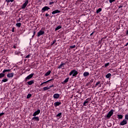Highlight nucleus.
<instances>
[{"label":"nucleus","instance_id":"nucleus-9","mask_svg":"<svg viewBox=\"0 0 128 128\" xmlns=\"http://www.w3.org/2000/svg\"><path fill=\"white\" fill-rule=\"evenodd\" d=\"M44 34V32L42 30H40V32H38V36H42V34Z\"/></svg>","mask_w":128,"mask_h":128},{"label":"nucleus","instance_id":"nucleus-23","mask_svg":"<svg viewBox=\"0 0 128 128\" xmlns=\"http://www.w3.org/2000/svg\"><path fill=\"white\" fill-rule=\"evenodd\" d=\"M62 28V26L59 25L56 28H55V30H60V28Z\"/></svg>","mask_w":128,"mask_h":128},{"label":"nucleus","instance_id":"nucleus-44","mask_svg":"<svg viewBox=\"0 0 128 128\" xmlns=\"http://www.w3.org/2000/svg\"><path fill=\"white\" fill-rule=\"evenodd\" d=\"M54 4V2H50L49 4Z\"/></svg>","mask_w":128,"mask_h":128},{"label":"nucleus","instance_id":"nucleus-33","mask_svg":"<svg viewBox=\"0 0 128 128\" xmlns=\"http://www.w3.org/2000/svg\"><path fill=\"white\" fill-rule=\"evenodd\" d=\"M100 84V82L98 81V82L95 85V88H96V86H98V84Z\"/></svg>","mask_w":128,"mask_h":128},{"label":"nucleus","instance_id":"nucleus-11","mask_svg":"<svg viewBox=\"0 0 128 128\" xmlns=\"http://www.w3.org/2000/svg\"><path fill=\"white\" fill-rule=\"evenodd\" d=\"M60 104H62V102H55L54 103V106L56 108V106H60Z\"/></svg>","mask_w":128,"mask_h":128},{"label":"nucleus","instance_id":"nucleus-52","mask_svg":"<svg viewBox=\"0 0 128 128\" xmlns=\"http://www.w3.org/2000/svg\"><path fill=\"white\" fill-rule=\"evenodd\" d=\"M14 48H16V47L15 46H14Z\"/></svg>","mask_w":128,"mask_h":128},{"label":"nucleus","instance_id":"nucleus-12","mask_svg":"<svg viewBox=\"0 0 128 128\" xmlns=\"http://www.w3.org/2000/svg\"><path fill=\"white\" fill-rule=\"evenodd\" d=\"M27 84H28V86H32V84H34V80H30L27 82Z\"/></svg>","mask_w":128,"mask_h":128},{"label":"nucleus","instance_id":"nucleus-21","mask_svg":"<svg viewBox=\"0 0 128 128\" xmlns=\"http://www.w3.org/2000/svg\"><path fill=\"white\" fill-rule=\"evenodd\" d=\"M4 76H6V74L2 72L0 74V78H2L4 77Z\"/></svg>","mask_w":128,"mask_h":128},{"label":"nucleus","instance_id":"nucleus-39","mask_svg":"<svg viewBox=\"0 0 128 128\" xmlns=\"http://www.w3.org/2000/svg\"><path fill=\"white\" fill-rule=\"evenodd\" d=\"M44 90H48V87H44L43 88Z\"/></svg>","mask_w":128,"mask_h":128},{"label":"nucleus","instance_id":"nucleus-34","mask_svg":"<svg viewBox=\"0 0 128 128\" xmlns=\"http://www.w3.org/2000/svg\"><path fill=\"white\" fill-rule=\"evenodd\" d=\"M110 66V62L106 63L104 64V67L106 68L107 66Z\"/></svg>","mask_w":128,"mask_h":128},{"label":"nucleus","instance_id":"nucleus-43","mask_svg":"<svg viewBox=\"0 0 128 128\" xmlns=\"http://www.w3.org/2000/svg\"><path fill=\"white\" fill-rule=\"evenodd\" d=\"M12 32H14V28H12Z\"/></svg>","mask_w":128,"mask_h":128},{"label":"nucleus","instance_id":"nucleus-25","mask_svg":"<svg viewBox=\"0 0 128 128\" xmlns=\"http://www.w3.org/2000/svg\"><path fill=\"white\" fill-rule=\"evenodd\" d=\"M8 79L4 78L3 80H2V84L3 82H8Z\"/></svg>","mask_w":128,"mask_h":128},{"label":"nucleus","instance_id":"nucleus-46","mask_svg":"<svg viewBox=\"0 0 128 128\" xmlns=\"http://www.w3.org/2000/svg\"><path fill=\"white\" fill-rule=\"evenodd\" d=\"M33 35L34 36H36V31L34 32Z\"/></svg>","mask_w":128,"mask_h":128},{"label":"nucleus","instance_id":"nucleus-10","mask_svg":"<svg viewBox=\"0 0 128 128\" xmlns=\"http://www.w3.org/2000/svg\"><path fill=\"white\" fill-rule=\"evenodd\" d=\"M64 66H66V63L62 62L61 64L58 66V68H62L64 67Z\"/></svg>","mask_w":128,"mask_h":128},{"label":"nucleus","instance_id":"nucleus-13","mask_svg":"<svg viewBox=\"0 0 128 128\" xmlns=\"http://www.w3.org/2000/svg\"><path fill=\"white\" fill-rule=\"evenodd\" d=\"M36 120V122H40V118H38V116H34L32 118V120Z\"/></svg>","mask_w":128,"mask_h":128},{"label":"nucleus","instance_id":"nucleus-15","mask_svg":"<svg viewBox=\"0 0 128 128\" xmlns=\"http://www.w3.org/2000/svg\"><path fill=\"white\" fill-rule=\"evenodd\" d=\"M14 72H12V73H9L7 74V77L8 78H13L14 77Z\"/></svg>","mask_w":128,"mask_h":128},{"label":"nucleus","instance_id":"nucleus-8","mask_svg":"<svg viewBox=\"0 0 128 128\" xmlns=\"http://www.w3.org/2000/svg\"><path fill=\"white\" fill-rule=\"evenodd\" d=\"M128 124V120L126 119H124L122 121L120 122V126H124Z\"/></svg>","mask_w":128,"mask_h":128},{"label":"nucleus","instance_id":"nucleus-49","mask_svg":"<svg viewBox=\"0 0 128 128\" xmlns=\"http://www.w3.org/2000/svg\"><path fill=\"white\" fill-rule=\"evenodd\" d=\"M50 16V14H46V16Z\"/></svg>","mask_w":128,"mask_h":128},{"label":"nucleus","instance_id":"nucleus-2","mask_svg":"<svg viewBox=\"0 0 128 128\" xmlns=\"http://www.w3.org/2000/svg\"><path fill=\"white\" fill-rule=\"evenodd\" d=\"M114 110H110L108 114L106 116V118H110V117L112 116L114 114Z\"/></svg>","mask_w":128,"mask_h":128},{"label":"nucleus","instance_id":"nucleus-20","mask_svg":"<svg viewBox=\"0 0 128 128\" xmlns=\"http://www.w3.org/2000/svg\"><path fill=\"white\" fill-rule=\"evenodd\" d=\"M118 118L119 120H122V118H124V116L122 114H118Z\"/></svg>","mask_w":128,"mask_h":128},{"label":"nucleus","instance_id":"nucleus-14","mask_svg":"<svg viewBox=\"0 0 128 128\" xmlns=\"http://www.w3.org/2000/svg\"><path fill=\"white\" fill-rule=\"evenodd\" d=\"M53 98H54L58 99L60 98V94H54Z\"/></svg>","mask_w":128,"mask_h":128},{"label":"nucleus","instance_id":"nucleus-47","mask_svg":"<svg viewBox=\"0 0 128 128\" xmlns=\"http://www.w3.org/2000/svg\"><path fill=\"white\" fill-rule=\"evenodd\" d=\"M94 32H92V33H91V34H90V36H92V34H94Z\"/></svg>","mask_w":128,"mask_h":128},{"label":"nucleus","instance_id":"nucleus-3","mask_svg":"<svg viewBox=\"0 0 128 128\" xmlns=\"http://www.w3.org/2000/svg\"><path fill=\"white\" fill-rule=\"evenodd\" d=\"M34 74L32 73L31 74H30L28 76H27L24 79L25 82H28V80H30V78H32L34 76Z\"/></svg>","mask_w":128,"mask_h":128},{"label":"nucleus","instance_id":"nucleus-4","mask_svg":"<svg viewBox=\"0 0 128 128\" xmlns=\"http://www.w3.org/2000/svg\"><path fill=\"white\" fill-rule=\"evenodd\" d=\"M28 4V0H26L25 2L22 5V10H24L26 6Z\"/></svg>","mask_w":128,"mask_h":128},{"label":"nucleus","instance_id":"nucleus-19","mask_svg":"<svg viewBox=\"0 0 128 128\" xmlns=\"http://www.w3.org/2000/svg\"><path fill=\"white\" fill-rule=\"evenodd\" d=\"M112 76V74L110 73H108V74L106 76V78H110Z\"/></svg>","mask_w":128,"mask_h":128},{"label":"nucleus","instance_id":"nucleus-27","mask_svg":"<svg viewBox=\"0 0 128 128\" xmlns=\"http://www.w3.org/2000/svg\"><path fill=\"white\" fill-rule=\"evenodd\" d=\"M10 72V70H4L2 71V72H3V74H4L5 72Z\"/></svg>","mask_w":128,"mask_h":128},{"label":"nucleus","instance_id":"nucleus-7","mask_svg":"<svg viewBox=\"0 0 128 128\" xmlns=\"http://www.w3.org/2000/svg\"><path fill=\"white\" fill-rule=\"evenodd\" d=\"M40 114V109H38L36 112H35L32 116H38Z\"/></svg>","mask_w":128,"mask_h":128},{"label":"nucleus","instance_id":"nucleus-41","mask_svg":"<svg viewBox=\"0 0 128 128\" xmlns=\"http://www.w3.org/2000/svg\"><path fill=\"white\" fill-rule=\"evenodd\" d=\"M4 112H2L0 114V116H4Z\"/></svg>","mask_w":128,"mask_h":128},{"label":"nucleus","instance_id":"nucleus-36","mask_svg":"<svg viewBox=\"0 0 128 128\" xmlns=\"http://www.w3.org/2000/svg\"><path fill=\"white\" fill-rule=\"evenodd\" d=\"M76 48V45H74L73 46H70V48Z\"/></svg>","mask_w":128,"mask_h":128},{"label":"nucleus","instance_id":"nucleus-32","mask_svg":"<svg viewBox=\"0 0 128 128\" xmlns=\"http://www.w3.org/2000/svg\"><path fill=\"white\" fill-rule=\"evenodd\" d=\"M56 40H54L52 41V42L51 44V46H54V44H56Z\"/></svg>","mask_w":128,"mask_h":128},{"label":"nucleus","instance_id":"nucleus-42","mask_svg":"<svg viewBox=\"0 0 128 128\" xmlns=\"http://www.w3.org/2000/svg\"><path fill=\"white\" fill-rule=\"evenodd\" d=\"M122 8V5H120L118 6V8Z\"/></svg>","mask_w":128,"mask_h":128},{"label":"nucleus","instance_id":"nucleus-17","mask_svg":"<svg viewBox=\"0 0 128 128\" xmlns=\"http://www.w3.org/2000/svg\"><path fill=\"white\" fill-rule=\"evenodd\" d=\"M50 72H52L50 70H48L44 74L45 76H50Z\"/></svg>","mask_w":128,"mask_h":128},{"label":"nucleus","instance_id":"nucleus-22","mask_svg":"<svg viewBox=\"0 0 128 128\" xmlns=\"http://www.w3.org/2000/svg\"><path fill=\"white\" fill-rule=\"evenodd\" d=\"M68 80H70V78H66L62 82V84H64L66 82H68Z\"/></svg>","mask_w":128,"mask_h":128},{"label":"nucleus","instance_id":"nucleus-31","mask_svg":"<svg viewBox=\"0 0 128 128\" xmlns=\"http://www.w3.org/2000/svg\"><path fill=\"white\" fill-rule=\"evenodd\" d=\"M32 97V94H29L26 96V98H30Z\"/></svg>","mask_w":128,"mask_h":128},{"label":"nucleus","instance_id":"nucleus-5","mask_svg":"<svg viewBox=\"0 0 128 128\" xmlns=\"http://www.w3.org/2000/svg\"><path fill=\"white\" fill-rule=\"evenodd\" d=\"M90 98H88L87 99H86L83 104L84 106H86L88 104V102H90Z\"/></svg>","mask_w":128,"mask_h":128},{"label":"nucleus","instance_id":"nucleus-53","mask_svg":"<svg viewBox=\"0 0 128 128\" xmlns=\"http://www.w3.org/2000/svg\"><path fill=\"white\" fill-rule=\"evenodd\" d=\"M44 84L42 83L40 86H42Z\"/></svg>","mask_w":128,"mask_h":128},{"label":"nucleus","instance_id":"nucleus-38","mask_svg":"<svg viewBox=\"0 0 128 128\" xmlns=\"http://www.w3.org/2000/svg\"><path fill=\"white\" fill-rule=\"evenodd\" d=\"M114 1H116V0H109V2H110V4L114 2Z\"/></svg>","mask_w":128,"mask_h":128},{"label":"nucleus","instance_id":"nucleus-6","mask_svg":"<svg viewBox=\"0 0 128 128\" xmlns=\"http://www.w3.org/2000/svg\"><path fill=\"white\" fill-rule=\"evenodd\" d=\"M50 10V8L48 6H45L43 8H42L41 12H46V10Z\"/></svg>","mask_w":128,"mask_h":128},{"label":"nucleus","instance_id":"nucleus-37","mask_svg":"<svg viewBox=\"0 0 128 128\" xmlns=\"http://www.w3.org/2000/svg\"><path fill=\"white\" fill-rule=\"evenodd\" d=\"M30 55L28 54L26 56V58H30Z\"/></svg>","mask_w":128,"mask_h":128},{"label":"nucleus","instance_id":"nucleus-28","mask_svg":"<svg viewBox=\"0 0 128 128\" xmlns=\"http://www.w3.org/2000/svg\"><path fill=\"white\" fill-rule=\"evenodd\" d=\"M100 12H102V8H99L98 9L96 10V14H100Z\"/></svg>","mask_w":128,"mask_h":128},{"label":"nucleus","instance_id":"nucleus-35","mask_svg":"<svg viewBox=\"0 0 128 128\" xmlns=\"http://www.w3.org/2000/svg\"><path fill=\"white\" fill-rule=\"evenodd\" d=\"M125 120H128V114L125 115Z\"/></svg>","mask_w":128,"mask_h":128},{"label":"nucleus","instance_id":"nucleus-1","mask_svg":"<svg viewBox=\"0 0 128 128\" xmlns=\"http://www.w3.org/2000/svg\"><path fill=\"white\" fill-rule=\"evenodd\" d=\"M78 72L76 71V70H72L70 73L69 76H78Z\"/></svg>","mask_w":128,"mask_h":128},{"label":"nucleus","instance_id":"nucleus-18","mask_svg":"<svg viewBox=\"0 0 128 128\" xmlns=\"http://www.w3.org/2000/svg\"><path fill=\"white\" fill-rule=\"evenodd\" d=\"M84 76L86 77V76H90V72H84L83 74Z\"/></svg>","mask_w":128,"mask_h":128},{"label":"nucleus","instance_id":"nucleus-29","mask_svg":"<svg viewBox=\"0 0 128 128\" xmlns=\"http://www.w3.org/2000/svg\"><path fill=\"white\" fill-rule=\"evenodd\" d=\"M22 26V23L18 22L16 24V26H17L18 28H20Z\"/></svg>","mask_w":128,"mask_h":128},{"label":"nucleus","instance_id":"nucleus-16","mask_svg":"<svg viewBox=\"0 0 128 128\" xmlns=\"http://www.w3.org/2000/svg\"><path fill=\"white\" fill-rule=\"evenodd\" d=\"M60 11L56 10L52 12V14H60Z\"/></svg>","mask_w":128,"mask_h":128},{"label":"nucleus","instance_id":"nucleus-50","mask_svg":"<svg viewBox=\"0 0 128 128\" xmlns=\"http://www.w3.org/2000/svg\"><path fill=\"white\" fill-rule=\"evenodd\" d=\"M128 46V42L125 45V46Z\"/></svg>","mask_w":128,"mask_h":128},{"label":"nucleus","instance_id":"nucleus-48","mask_svg":"<svg viewBox=\"0 0 128 128\" xmlns=\"http://www.w3.org/2000/svg\"><path fill=\"white\" fill-rule=\"evenodd\" d=\"M52 86H54V84H52V86H49V87H50V88H52Z\"/></svg>","mask_w":128,"mask_h":128},{"label":"nucleus","instance_id":"nucleus-24","mask_svg":"<svg viewBox=\"0 0 128 128\" xmlns=\"http://www.w3.org/2000/svg\"><path fill=\"white\" fill-rule=\"evenodd\" d=\"M62 112L58 114L56 116V118H62Z\"/></svg>","mask_w":128,"mask_h":128},{"label":"nucleus","instance_id":"nucleus-55","mask_svg":"<svg viewBox=\"0 0 128 128\" xmlns=\"http://www.w3.org/2000/svg\"><path fill=\"white\" fill-rule=\"evenodd\" d=\"M62 70H64V68H62Z\"/></svg>","mask_w":128,"mask_h":128},{"label":"nucleus","instance_id":"nucleus-26","mask_svg":"<svg viewBox=\"0 0 128 128\" xmlns=\"http://www.w3.org/2000/svg\"><path fill=\"white\" fill-rule=\"evenodd\" d=\"M14 0H6L7 4H10V2H14Z\"/></svg>","mask_w":128,"mask_h":128},{"label":"nucleus","instance_id":"nucleus-45","mask_svg":"<svg viewBox=\"0 0 128 128\" xmlns=\"http://www.w3.org/2000/svg\"><path fill=\"white\" fill-rule=\"evenodd\" d=\"M21 20H22V18H19L18 19V22H20Z\"/></svg>","mask_w":128,"mask_h":128},{"label":"nucleus","instance_id":"nucleus-54","mask_svg":"<svg viewBox=\"0 0 128 128\" xmlns=\"http://www.w3.org/2000/svg\"><path fill=\"white\" fill-rule=\"evenodd\" d=\"M34 36L33 35V36H32V38H34Z\"/></svg>","mask_w":128,"mask_h":128},{"label":"nucleus","instance_id":"nucleus-51","mask_svg":"<svg viewBox=\"0 0 128 128\" xmlns=\"http://www.w3.org/2000/svg\"><path fill=\"white\" fill-rule=\"evenodd\" d=\"M50 86L49 87H47V90H50Z\"/></svg>","mask_w":128,"mask_h":128},{"label":"nucleus","instance_id":"nucleus-30","mask_svg":"<svg viewBox=\"0 0 128 128\" xmlns=\"http://www.w3.org/2000/svg\"><path fill=\"white\" fill-rule=\"evenodd\" d=\"M52 80L54 79H50V80H48L45 82H43L42 84H48V82H51V80Z\"/></svg>","mask_w":128,"mask_h":128},{"label":"nucleus","instance_id":"nucleus-40","mask_svg":"<svg viewBox=\"0 0 128 128\" xmlns=\"http://www.w3.org/2000/svg\"><path fill=\"white\" fill-rule=\"evenodd\" d=\"M92 82H94V79H91L90 80V83L92 84Z\"/></svg>","mask_w":128,"mask_h":128}]
</instances>
